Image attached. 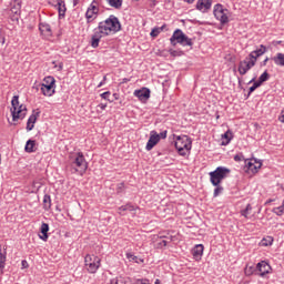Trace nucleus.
Wrapping results in <instances>:
<instances>
[{"label":"nucleus","mask_w":284,"mask_h":284,"mask_svg":"<svg viewBox=\"0 0 284 284\" xmlns=\"http://www.w3.org/2000/svg\"><path fill=\"white\" fill-rule=\"evenodd\" d=\"M158 135H159V141H161V139H168V130L162 131Z\"/></svg>","instance_id":"nucleus-44"},{"label":"nucleus","mask_w":284,"mask_h":284,"mask_svg":"<svg viewBox=\"0 0 284 284\" xmlns=\"http://www.w3.org/2000/svg\"><path fill=\"white\" fill-rule=\"evenodd\" d=\"M58 70H63V63H60Z\"/></svg>","instance_id":"nucleus-52"},{"label":"nucleus","mask_w":284,"mask_h":284,"mask_svg":"<svg viewBox=\"0 0 284 284\" xmlns=\"http://www.w3.org/2000/svg\"><path fill=\"white\" fill-rule=\"evenodd\" d=\"M121 21H119V18L114 14L109 16V18L99 22L98 27L93 29V34L90 40L91 48H99L101 39L110 37V34H116V32H121Z\"/></svg>","instance_id":"nucleus-1"},{"label":"nucleus","mask_w":284,"mask_h":284,"mask_svg":"<svg viewBox=\"0 0 284 284\" xmlns=\"http://www.w3.org/2000/svg\"><path fill=\"white\" fill-rule=\"evenodd\" d=\"M113 97H114L115 99H118V98H116V93H114Z\"/></svg>","instance_id":"nucleus-56"},{"label":"nucleus","mask_w":284,"mask_h":284,"mask_svg":"<svg viewBox=\"0 0 284 284\" xmlns=\"http://www.w3.org/2000/svg\"><path fill=\"white\" fill-rule=\"evenodd\" d=\"M175 149L180 156H187L192 150V139L187 135H178L175 138Z\"/></svg>","instance_id":"nucleus-3"},{"label":"nucleus","mask_w":284,"mask_h":284,"mask_svg":"<svg viewBox=\"0 0 284 284\" xmlns=\"http://www.w3.org/2000/svg\"><path fill=\"white\" fill-rule=\"evenodd\" d=\"M265 52H267V47L261 44L258 49L252 51L247 58L252 59L254 61V63H256V61H258V57H263V54H265Z\"/></svg>","instance_id":"nucleus-14"},{"label":"nucleus","mask_w":284,"mask_h":284,"mask_svg":"<svg viewBox=\"0 0 284 284\" xmlns=\"http://www.w3.org/2000/svg\"><path fill=\"white\" fill-rule=\"evenodd\" d=\"M250 214H252V204H247L246 207L241 211V215L244 216V219H250Z\"/></svg>","instance_id":"nucleus-32"},{"label":"nucleus","mask_w":284,"mask_h":284,"mask_svg":"<svg viewBox=\"0 0 284 284\" xmlns=\"http://www.w3.org/2000/svg\"><path fill=\"white\" fill-rule=\"evenodd\" d=\"M212 1L213 0H197L195 9L205 14L212 10Z\"/></svg>","instance_id":"nucleus-12"},{"label":"nucleus","mask_w":284,"mask_h":284,"mask_svg":"<svg viewBox=\"0 0 284 284\" xmlns=\"http://www.w3.org/2000/svg\"><path fill=\"white\" fill-rule=\"evenodd\" d=\"M164 28H165V24H163L162 27H156V28L152 29L151 37H153V38L159 37V34H161V32H163Z\"/></svg>","instance_id":"nucleus-34"},{"label":"nucleus","mask_w":284,"mask_h":284,"mask_svg":"<svg viewBox=\"0 0 284 284\" xmlns=\"http://www.w3.org/2000/svg\"><path fill=\"white\" fill-rule=\"evenodd\" d=\"M135 284H151L148 278H138L135 280Z\"/></svg>","instance_id":"nucleus-43"},{"label":"nucleus","mask_w":284,"mask_h":284,"mask_svg":"<svg viewBox=\"0 0 284 284\" xmlns=\"http://www.w3.org/2000/svg\"><path fill=\"white\" fill-rule=\"evenodd\" d=\"M254 81H256V78H253L248 83H253V85L248 89V94H247V97H250L251 94H252V92H254L257 88H261V83H258L257 81L256 82H254Z\"/></svg>","instance_id":"nucleus-31"},{"label":"nucleus","mask_w":284,"mask_h":284,"mask_svg":"<svg viewBox=\"0 0 284 284\" xmlns=\"http://www.w3.org/2000/svg\"><path fill=\"white\" fill-rule=\"evenodd\" d=\"M84 265L89 274H97L101 267V258L97 255H87L84 257Z\"/></svg>","instance_id":"nucleus-9"},{"label":"nucleus","mask_w":284,"mask_h":284,"mask_svg":"<svg viewBox=\"0 0 284 284\" xmlns=\"http://www.w3.org/2000/svg\"><path fill=\"white\" fill-rule=\"evenodd\" d=\"M105 81H108V75H104L102 81L98 84V88H103L105 85Z\"/></svg>","instance_id":"nucleus-45"},{"label":"nucleus","mask_w":284,"mask_h":284,"mask_svg":"<svg viewBox=\"0 0 284 284\" xmlns=\"http://www.w3.org/2000/svg\"><path fill=\"white\" fill-rule=\"evenodd\" d=\"M28 266V261L23 260L22 261V267H27Z\"/></svg>","instance_id":"nucleus-50"},{"label":"nucleus","mask_w":284,"mask_h":284,"mask_svg":"<svg viewBox=\"0 0 284 284\" xmlns=\"http://www.w3.org/2000/svg\"><path fill=\"white\" fill-rule=\"evenodd\" d=\"M98 108H100V110H105V108H108V103H100Z\"/></svg>","instance_id":"nucleus-47"},{"label":"nucleus","mask_w":284,"mask_h":284,"mask_svg":"<svg viewBox=\"0 0 284 284\" xmlns=\"http://www.w3.org/2000/svg\"><path fill=\"white\" fill-rule=\"evenodd\" d=\"M214 192H213V196L214 199H216V196L223 194V186H221V184L214 185Z\"/></svg>","instance_id":"nucleus-37"},{"label":"nucleus","mask_w":284,"mask_h":284,"mask_svg":"<svg viewBox=\"0 0 284 284\" xmlns=\"http://www.w3.org/2000/svg\"><path fill=\"white\" fill-rule=\"evenodd\" d=\"M28 109L23 104H19V95H14L11 100V116L12 121H19L26 119Z\"/></svg>","instance_id":"nucleus-4"},{"label":"nucleus","mask_w":284,"mask_h":284,"mask_svg":"<svg viewBox=\"0 0 284 284\" xmlns=\"http://www.w3.org/2000/svg\"><path fill=\"white\" fill-rule=\"evenodd\" d=\"M54 8L59 12V19H64L65 12H68V8L65 7V0H55Z\"/></svg>","instance_id":"nucleus-16"},{"label":"nucleus","mask_w":284,"mask_h":284,"mask_svg":"<svg viewBox=\"0 0 284 284\" xmlns=\"http://www.w3.org/2000/svg\"><path fill=\"white\" fill-rule=\"evenodd\" d=\"M253 272H254V267L250 266L248 268H246L245 274L250 276Z\"/></svg>","instance_id":"nucleus-46"},{"label":"nucleus","mask_w":284,"mask_h":284,"mask_svg":"<svg viewBox=\"0 0 284 284\" xmlns=\"http://www.w3.org/2000/svg\"><path fill=\"white\" fill-rule=\"evenodd\" d=\"M69 168L72 174H81L83 176L84 172H88V161H85V155L83 152H72L69 154Z\"/></svg>","instance_id":"nucleus-2"},{"label":"nucleus","mask_w":284,"mask_h":284,"mask_svg":"<svg viewBox=\"0 0 284 284\" xmlns=\"http://www.w3.org/2000/svg\"><path fill=\"white\" fill-rule=\"evenodd\" d=\"M232 139V131L227 130L225 133L222 134V145H230Z\"/></svg>","instance_id":"nucleus-25"},{"label":"nucleus","mask_w":284,"mask_h":284,"mask_svg":"<svg viewBox=\"0 0 284 284\" xmlns=\"http://www.w3.org/2000/svg\"><path fill=\"white\" fill-rule=\"evenodd\" d=\"M113 97H114L115 99H118V98H116V93H114Z\"/></svg>","instance_id":"nucleus-55"},{"label":"nucleus","mask_w":284,"mask_h":284,"mask_svg":"<svg viewBox=\"0 0 284 284\" xmlns=\"http://www.w3.org/2000/svg\"><path fill=\"white\" fill-rule=\"evenodd\" d=\"M4 270H6V252H3L0 246V274H3Z\"/></svg>","instance_id":"nucleus-28"},{"label":"nucleus","mask_w":284,"mask_h":284,"mask_svg":"<svg viewBox=\"0 0 284 284\" xmlns=\"http://www.w3.org/2000/svg\"><path fill=\"white\" fill-rule=\"evenodd\" d=\"M97 0H93L85 12L87 23H92L99 14V7Z\"/></svg>","instance_id":"nucleus-11"},{"label":"nucleus","mask_w":284,"mask_h":284,"mask_svg":"<svg viewBox=\"0 0 284 284\" xmlns=\"http://www.w3.org/2000/svg\"><path fill=\"white\" fill-rule=\"evenodd\" d=\"M110 284H125L122 278L114 277L110 281Z\"/></svg>","instance_id":"nucleus-42"},{"label":"nucleus","mask_w":284,"mask_h":284,"mask_svg":"<svg viewBox=\"0 0 284 284\" xmlns=\"http://www.w3.org/2000/svg\"><path fill=\"white\" fill-rule=\"evenodd\" d=\"M109 6L111 8H115V10H120V8L123 6V0H106Z\"/></svg>","instance_id":"nucleus-29"},{"label":"nucleus","mask_w":284,"mask_h":284,"mask_svg":"<svg viewBox=\"0 0 284 284\" xmlns=\"http://www.w3.org/2000/svg\"><path fill=\"white\" fill-rule=\"evenodd\" d=\"M11 12L13 13V14H19L20 12H21V3H17L16 6H13L12 8H11Z\"/></svg>","instance_id":"nucleus-39"},{"label":"nucleus","mask_w":284,"mask_h":284,"mask_svg":"<svg viewBox=\"0 0 284 284\" xmlns=\"http://www.w3.org/2000/svg\"><path fill=\"white\" fill-rule=\"evenodd\" d=\"M3 43H6V38H2V45H3Z\"/></svg>","instance_id":"nucleus-54"},{"label":"nucleus","mask_w":284,"mask_h":284,"mask_svg":"<svg viewBox=\"0 0 284 284\" xmlns=\"http://www.w3.org/2000/svg\"><path fill=\"white\" fill-rule=\"evenodd\" d=\"M271 61L274 62L278 68H284V53H276L271 58Z\"/></svg>","instance_id":"nucleus-23"},{"label":"nucleus","mask_w":284,"mask_h":284,"mask_svg":"<svg viewBox=\"0 0 284 284\" xmlns=\"http://www.w3.org/2000/svg\"><path fill=\"white\" fill-rule=\"evenodd\" d=\"M254 65H256V63L252 59L246 57L244 60L240 61L239 63V67H237L239 74H241V77H245V73L250 72L251 68H254Z\"/></svg>","instance_id":"nucleus-10"},{"label":"nucleus","mask_w":284,"mask_h":284,"mask_svg":"<svg viewBox=\"0 0 284 284\" xmlns=\"http://www.w3.org/2000/svg\"><path fill=\"white\" fill-rule=\"evenodd\" d=\"M39 114H41V112L33 111V113L29 116L27 121V132H32V130H34V123H37Z\"/></svg>","instance_id":"nucleus-18"},{"label":"nucleus","mask_w":284,"mask_h":284,"mask_svg":"<svg viewBox=\"0 0 284 284\" xmlns=\"http://www.w3.org/2000/svg\"><path fill=\"white\" fill-rule=\"evenodd\" d=\"M256 270L260 271V276H265L272 272V266L267 262L261 261L256 264Z\"/></svg>","instance_id":"nucleus-17"},{"label":"nucleus","mask_w":284,"mask_h":284,"mask_svg":"<svg viewBox=\"0 0 284 284\" xmlns=\"http://www.w3.org/2000/svg\"><path fill=\"white\" fill-rule=\"evenodd\" d=\"M154 284H161V280H155Z\"/></svg>","instance_id":"nucleus-53"},{"label":"nucleus","mask_w":284,"mask_h":284,"mask_svg":"<svg viewBox=\"0 0 284 284\" xmlns=\"http://www.w3.org/2000/svg\"><path fill=\"white\" fill-rule=\"evenodd\" d=\"M34 145H37L34 140H28L24 146L26 152L32 154V152H34Z\"/></svg>","instance_id":"nucleus-27"},{"label":"nucleus","mask_w":284,"mask_h":284,"mask_svg":"<svg viewBox=\"0 0 284 284\" xmlns=\"http://www.w3.org/2000/svg\"><path fill=\"white\" fill-rule=\"evenodd\" d=\"M272 243H274V239L272 236L264 237L261 241L262 247H270V245H272Z\"/></svg>","instance_id":"nucleus-33"},{"label":"nucleus","mask_w":284,"mask_h":284,"mask_svg":"<svg viewBox=\"0 0 284 284\" xmlns=\"http://www.w3.org/2000/svg\"><path fill=\"white\" fill-rule=\"evenodd\" d=\"M39 30L43 37H52V27L47 22L39 23Z\"/></svg>","instance_id":"nucleus-21"},{"label":"nucleus","mask_w":284,"mask_h":284,"mask_svg":"<svg viewBox=\"0 0 284 284\" xmlns=\"http://www.w3.org/2000/svg\"><path fill=\"white\" fill-rule=\"evenodd\" d=\"M171 44L175 45L176 43H180V45H194V42H192V39L189 38L185 33H183V30L176 29L172 37L170 38Z\"/></svg>","instance_id":"nucleus-7"},{"label":"nucleus","mask_w":284,"mask_h":284,"mask_svg":"<svg viewBox=\"0 0 284 284\" xmlns=\"http://www.w3.org/2000/svg\"><path fill=\"white\" fill-rule=\"evenodd\" d=\"M40 232L42 235H39V239L41 241H48V232H50V225L48 223L43 222L40 227Z\"/></svg>","instance_id":"nucleus-22"},{"label":"nucleus","mask_w":284,"mask_h":284,"mask_svg":"<svg viewBox=\"0 0 284 284\" xmlns=\"http://www.w3.org/2000/svg\"><path fill=\"white\" fill-rule=\"evenodd\" d=\"M213 14L222 26H225V23H230V10L223 8V4H215L213 8Z\"/></svg>","instance_id":"nucleus-8"},{"label":"nucleus","mask_w":284,"mask_h":284,"mask_svg":"<svg viewBox=\"0 0 284 284\" xmlns=\"http://www.w3.org/2000/svg\"><path fill=\"white\" fill-rule=\"evenodd\" d=\"M169 243H172V237H166L165 235H160V240L158 242V247H166Z\"/></svg>","instance_id":"nucleus-24"},{"label":"nucleus","mask_w":284,"mask_h":284,"mask_svg":"<svg viewBox=\"0 0 284 284\" xmlns=\"http://www.w3.org/2000/svg\"><path fill=\"white\" fill-rule=\"evenodd\" d=\"M273 214H276V216H283L284 214V206L283 204L281 206L274 207L272 210Z\"/></svg>","instance_id":"nucleus-38"},{"label":"nucleus","mask_w":284,"mask_h":284,"mask_svg":"<svg viewBox=\"0 0 284 284\" xmlns=\"http://www.w3.org/2000/svg\"><path fill=\"white\" fill-rule=\"evenodd\" d=\"M204 250L205 247L203 246V244H196L192 250L193 258H195L196 261H201V258L203 257Z\"/></svg>","instance_id":"nucleus-20"},{"label":"nucleus","mask_w":284,"mask_h":284,"mask_svg":"<svg viewBox=\"0 0 284 284\" xmlns=\"http://www.w3.org/2000/svg\"><path fill=\"white\" fill-rule=\"evenodd\" d=\"M43 207L44 210H50V207H52V199L49 194H45L43 196Z\"/></svg>","instance_id":"nucleus-30"},{"label":"nucleus","mask_w":284,"mask_h":284,"mask_svg":"<svg viewBox=\"0 0 284 284\" xmlns=\"http://www.w3.org/2000/svg\"><path fill=\"white\" fill-rule=\"evenodd\" d=\"M234 161H236V163H241V161H245V155H243V153H239L234 155Z\"/></svg>","instance_id":"nucleus-40"},{"label":"nucleus","mask_w":284,"mask_h":284,"mask_svg":"<svg viewBox=\"0 0 284 284\" xmlns=\"http://www.w3.org/2000/svg\"><path fill=\"white\" fill-rule=\"evenodd\" d=\"M134 205H132V204H125V205H122V206H120L119 209H118V212H119V214H121L122 216H124L125 215V213L124 212H134Z\"/></svg>","instance_id":"nucleus-26"},{"label":"nucleus","mask_w":284,"mask_h":284,"mask_svg":"<svg viewBox=\"0 0 284 284\" xmlns=\"http://www.w3.org/2000/svg\"><path fill=\"white\" fill-rule=\"evenodd\" d=\"M263 165V163L254 160H245V168L252 172V174H256V172H258V170H261V166Z\"/></svg>","instance_id":"nucleus-13"},{"label":"nucleus","mask_w":284,"mask_h":284,"mask_svg":"<svg viewBox=\"0 0 284 284\" xmlns=\"http://www.w3.org/2000/svg\"><path fill=\"white\" fill-rule=\"evenodd\" d=\"M110 91L103 92L102 94H100L101 99H104V101H110V103H112V101L110 100Z\"/></svg>","instance_id":"nucleus-41"},{"label":"nucleus","mask_w":284,"mask_h":284,"mask_svg":"<svg viewBox=\"0 0 284 284\" xmlns=\"http://www.w3.org/2000/svg\"><path fill=\"white\" fill-rule=\"evenodd\" d=\"M159 133L156 131H151L145 150L150 152V150H152L159 143Z\"/></svg>","instance_id":"nucleus-15"},{"label":"nucleus","mask_w":284,"mask_h":284,"mask_svg":"<svg viewBox=\"0 0 284 284\" xmlns=\"http://www.w3.org/2000/svg\"><path fill=\"white\" fill-rule=\"evenodd\" d=\"M134 97H136L140 101H148V99H150V89L143 88L142 90H135Z\"/></svg>","instance_id":"nucleus-19"},{"label":"nucleus","mask_w":284,"mask_h":284,"mask_svg":"<svg viewBox=\"0 0 284 284\" xmlns=\"http://www.w3.org/2000/svg\"><path fill=\"white\" fill-rule=\"evenodd\" d=\"M185 1V3H194V0H184Z\"/></svg>","instance_id":"nucleus-51"},{"label":"nucleus","mask_w":284,"mask_h":284,"mask_svg":"<svg viewBox=\"0 0 284 284\" xmlns=\"http://www.w3.org/2000/svg\"><path fill=\"white\" fill-rule=\"evenodd\" d=\"M55 88L57 80L52 75L45 77L43 82L40 84V90L43 97H53Z\"/></svg>","instance_id":"nucleus-6"},{"label":"nucleus","mask_w":284,"mask_h":284,"mask_svg":"<svg viewBox=\"0 0 284 284\" xmlns=\"http://www.w3.org/2000/svg\"><path fill=\"white\" fill-rule=\"evenodd\" d=\"M265 81H270V73H267V71H264L260 78H258V83L260 85H263V83H265Z\"/></svg>","instance_id":"nucleus-35"},{"label":"nucleus","mask_w":284,"mask_h":284,"mask_svg":"<svg viewBox=\"0 0 284 284\" xmlns=\"http://www.w3.org/2000/svg\"><path fill=\"white\" fill-rule=\"evenodd\" d=\"M124 187H125L124 183L118 184V192H121V190L124 189Z\"/></svg>","instance_id":"nucleus-48"},{"label":"nucleus","mask_w":284,"mask_h":284,"mask_svg":"<svg viewBox=\"0 0 284 284\" xmlns=\"http://www.w3.org/2000/svg\"><path fill=\"white\" fill-rule=\"evenodd\" d=\"M267 61H270V58H265V60L261 63V65H267Z\"/></svg>","instance_id":"nucleus-49"},{"label":"nucleus","mask_w":284,"mask_h":284,"mask_svg":"<svg viewBox=\"0 0 284 284\" xmlns=\"http://www.w3.org/2000/svg\"><path fill=\"white\" fill-rule=\"evenodd\" d=\"M230 172V169L225 166H217L214 171L209 173L210 182L212 183V185H221L224 179H227Z\"/></svg>","instance_id":"nucleus-5"},{"label":"nucleus","mask_w":284,"mask_h":284,"mask_svg":"<svg viewBox=\"0 0 284 284\" xmlns=\"http://www.w3.org/2000/svg\"><path fill=\"white\" fill-rule=\"evenodd\" d=\"M126 258L129 261H134V263H143V260L142 258H139L138 256H135L134 254L132 253H126Z\"/></svg>","instance_id":"nucleus-36"}]
</instances>
